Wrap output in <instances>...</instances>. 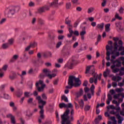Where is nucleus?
I'll list each match as a JSON object with an SVG mask.
<instances>
[{"mask_svg": "<svg viewBox=\"0 0 124 124\" xmlns=\"http://www.w3.org/2000/svg\"><path fill=\"white\" fill-rule=\"evenodd\" d=\"M117 27V30L118 31H124V28L121 26V25H118L116 24Z\"/></svg>", "mask_w": 124, "mask_h": 124, "instance_id": "obj_41", "label": "nucleus"}, {"mask_svg": "<svg viewBox=\"0 0 124 124\" xmlns=\"http://www.w3.org/2000/svg\"><path fill=\"white\" fill-rule=\"evenodd\" d=\"M80 23V21L79 20H78L74 24V28H77L78 26V25H79V23Z\"/></svg>", "mask_w": 124, "mask_h": 124, "instance_id": "obj_46", "label": "nucleus"}, {"mask_svg": "<svg viewBox=\"0 0 124 124\" xmlns=\"http://www.w3.org/2000/svg\"><path fill=\"white\" fill-rule=\"evenodd\" d=\"M109 113L111 114V115H115V116H116V115H117L118 114H117V112L115 111L114 110H111L109 112Z\"/></svg>", "mask_w": 124, "mask_h": 124, "instance_id": "obj_56", "label": "nucleus"}, {"mask_svg": "<svg viewBox=\"0 0 124 124\" xmlns=\"http://www.w3.org/2000/svg\"><path fill=\"white\" fill-rule=\"evenodd\" d=\"M90 109H91V106H88V105L85 106V108H84V110L85 111H89V110H90Z\"/></svg>", "mask_w": 124, "mask_h": 124, "instance_id": "obj_49", "label": "nucleus"}, {"mask_svg": "<svg viewBox=\"0 0 124 124\" xmlns=\"http://www.w3.org/2000/svg\"><path fill=\"white\" fill-rule=\"evenodd\" d=\"M29 6H30V7H33V6H34V5H35V4H34V3L33 2L31 1V2H29Z\"/></svg>", "mask_w": 124, "mask_h": 124, "instance_id": "obj_52", "label": "nucleus"}, {"mask_svg": "<svg viewBox=\"0 0 124 124\" xmlns=\"http://www.w3.org/2000/svg\"><path fill=\"white\" fill-rule=\"evenodd\" d=\"M69 31L70 34H67V37L68 38H70V37H72V35H73V31L72 30V28H69Z\"/></svg>", "mask_w": 124, "mask_h": 124, "instance_id": "obj_22", "label": "nucleus"}, {"mask_svg": "<svg viewBox=\"0 0 124 124\" xmlns=\"http://www.w3.org/2000/svg\"><path fill=\"white\" fill-rule=\"evenodd\" d=\"M38 21L40 25H44V20H43L42 19L39 18Z\"/></svg>", "mask_w": 124, "mask_h": 124, "instance_id": "obj_45", "label": "nucleus"}, {"mask_svg": "<svg viewBox=\"0 0 124 124\" xmlns=\"http://www.w3.org/2000/svg\"><path fill=\"white\" fill-rule=\"evenodd\" d=\"M24 96L25 97H30V92H25Z\"/></svg>", "mask_w": 124, "mask_h": 124, "instance_id": "obj_53", "label": "nucleus"}, {"mask_svg": "<svg viewBox=\"0 0 124 124\" xmlns=\"http://www.w3.org/2000/svg\"><path fill=\"white\" fill-rule=\"evenodd\" d=\"M11 122L12 124H16V120L15 119V116L12 117L11 118Z\"/></svg>", "mask_w": 124, "mask_h": 124, "instance_id": "obj_42", "label": "nucleus"}, {"mask_svg": "<svg viewBox=\"0 0 124 124\" xmlns=\"http://www.w3.org/2000/svg\"><path fill=\"white\" fill-rule=\"evenodd\" d=\"M117 62L116 65V67H121L122 66V62L121 61H119L118 60H116V63Z\"/></svg>", "mask_w": 124, "mask_h": 124, "instance_id": "obj_27", "label": "nucleus"}, {"mask_svg": "<svg viewBox=\"0 0 124 124\" xmlns=\"http://www.w3.org/2000/svg\"><path fill=\"white\" fill-rule=\"evenodd\" d=\"M56 74H50V73H49V70L46 69H44L43 70V73L42 74H41L39 76V78L41 79H43V78H44L45 77H48V78H49V79H52V78H53V77H56Z\"/></svg>", "mask_w": 124, "mask_h": 124, "instance_id": "obj_5", "label": "nucleus"}, {"mask_svg": "<svg viewBox=\"0 0 124 124\" xmlns=\"http://www.w3.org/2000/svg\"><path fill=\"white\" fill-rule=\"evenodd\" d=\"M50 9V6L46 5L44 7L40 8L38 9L39 13H42L43 12H45V10H49Z\"/></svg>", "mask_w": 124, "mask_h": 124, "instance_id": "obj_10", "label": "nucleus"}, {"mask_svg": "<svg viewBox=\"0 0 124 124\" xmlns=\"http://www.w3.org/2000/svg\"><path fill=\"white\" fill-rule=\"evenodd\" d=\"M120 46L118 44V43L115 42L114 44V50L110 53L111 55H114L116 57L120 56V52L117 51H119V47Z\"/></svg>", "mask_w": 124, "mask_h": 124, "instance_id": "obj_7", "label": "nucleus"}, {"mask_svg": "<svg viewBox=\"0 0 124 124\" xmlns=\"http://www.w3.org/2000/svg\"><path fill=\"white\" fill-rule=\"evenodd\" d=\"M110 27H111V24L110 23L105 25V31H107V32H109V31H110Z\"/></svg>", "mask_w": 124, "mask_h": 124, "instance_id": "obj_20", "label": "nucleus"}, {"mask_svg": "<svg viewBox=\"0 0 124 124\" xmlns=\"http://www.w3.org/2000/svg\"><path fill=\"white\" fill-rule=\"evenodd\" d=\"M94 70V66L93 65L87 66L86 68V71L85 73L88 74L89 73L90 74H92L93 75V77L94 78V83L96 84L97 83V74L95 73Z\"/></svg>", "mask_w": 124, "mask_h": 124, "instance_id": "obj_3", "label": "nucleus"}, {"mask_svg": "<svg viewBox=\"0 0 124 124\" xmlns=\"http://www.w3.org/2000/svg\"><path fill=\"white\" fill-rule=\"evenodd\" d=\"M36 88H37V90L39 92H43L44 91V89L45 87H46V85L44 84L43 81L41 80H39V81H37L36 82Z\"/></svg>", "mask_w": 124, "mask_h": 124, "instance_id": "obj_6", "label": "nucleus"}, {"mask_svg": "<svg viewBox=\"0 0 124 124\" xmlns=\"http://www.w3.org/2000/svg\"><path fill=\"white\" fill-rule=\"evenodd\" d=\"M71 52V46H68L66 48V55H70Z\"/></svg>", "mask_w": 124, "mask_h": 124, "instance_id": "obj_26", "label": "nucleus"}, {"mask_svg": "<svg viewBox=\"0 0 124 124\" xmlns=\"http://www.w3.org/2000/svg\"><path fill=\"white\" fill-rule=\"evenodd\" d=\"M19 10V7L10 6L7 8L5 11V15H7L8 17H11L12 15L15 14L16 11Z\"/></svg>", "mask_w": 124, "mask_h": 124, "instance_id": "obj_4", "label": "nucleus"}, {"mask_svg": "<svg viewBox=\"0 0 124 124\" xmlns=\"http://www.w3.org/2000/svg\"><path fill=\"white\" fill-rule=\"evenodd\" d=\"M108 98L109 100H112V99H113V97H112V95H111V94H108Z\"/></svg>", "mask_w": 124, "mask_h": 124, "instance_id": "obj_61", "label": "nucleus"}, {"mask_svg": "<svg viewBox=\"0 0 124 124\" xmlns=\"http://www.w3.org/2000/svg\"><path fill=\"white\" fill-rule=\"evenodd\" d=\"M94 85L93 84L90 88L91 92L92 95H93V94H94Z\"/></svg>", "mask_w": 124, "mask_h": 124, "instance_id": "obj_30", "label": "nucleus"}, {"mask_svg": "<svg viewBox=\"0 0 124 124\" xmlns=\"http://www.w3.org/2000/svg\"><path fill=\"white\" fill-rule=\"evenodd\" d=\"M42 97L43 99H44V100H47V95H46V94H45V93L42 94Z\"/></svg>", "mask_w": 124, "mask_h": 124, "instance_id": "obj_51", "label": "nucleus"}, {"mask_svg": "<svg viewBox=\"0 0 124 124\" xmlns=\"http://www.w3.org/2000/svg\"><path fill=\"white\" fill-rule=\"evenodd\" d=\"M75 81V83H77V86H80L81 85V81H80V79L79 78H76L75 76H70L69 77V79L68 80V86H66L65 88L66 89H71L72 88H73L74 86V82H73Z\"/></svg>", "mask_w": 124, "mask_h": 124, "instance_id": "obj_2", "label": "nucleus"}, {"mask_svg": "<svg viewBox=\"0 0 124 124\" xmlns=\"http://www.w3.org/2000/svg\"><path fill=\"white\" fill-rule=\"evenodd\" d=\"M110 120L112 121V124H117V120H116V118L114 116L110 117Z\"/></svg>", "mask_w": 124, "mask_h": 124, "instance_id": "obj_39", "label": "nucleus"}, {"mask_svg": "<svg viewBox=\"0 0 124 124\" xmlns=\"http://www.w3.org/2000/svg\"><path fill=\"white\" fill-rule=\"evenodd\" d=\"M83 89H80L79 92L77 93V96H78V97H80V96H81L83 94Z\"/></svg>", "mask_w": 124, "mask_h": 124, "instance_id": "obj_32", "label": "nucleus"}, {"mask_svg": "<svg viewBox=\"0 0 124 124\" xmlns=\"http://www.w3.org/2000/svg\"><path fill=\"white\" fill-rule=\"evenodd\" d=\"M30 46H31V48H34L35 47H36L37 46V43L36 42H33L31 43L30 45Z\"/></svg>", "mask_w": 124, "mask_h": 124, "instance_id": "obj_40", "label": "nucleus"}, {"mask_svg": "<svg viewBox=\"0 0 124 124\" xmlns=\"http://www.w3.org/2000/svg\"><path fill=\"white\" fill-rule=\"evenodd\" d=\"M105 24L104 23H102L100 24H97L96 28L99 30H102L104 28Z\"/></svg>", "mask_w": 124, "mask_h": 124, "instance_id": "obj_18", "label": "nucleus"}, {"mask_svg": "<svg viewBox=\"0 0 124 124\" xmlns=\"http://www.w3.org/2000/svg\"><path fill=\"white\" fill-rule=\"evenodd\" d=\"M0 97H1L2 98H4V99H7V100L11 99V97L9 95H8V94H6L5 93H2L0 96Z\"/></svg>", "mask_w": 124, "mask_h": 124, "instance_id": "obj_11", "label": "nucleus"}, {"mask_svg": "<svg viewBox=\"0 0 124 124\" xmlns=\"http://www.w3.org/2000/svg\"><path fill=\"white\" fill-rule=\"evenodd\" d=\"M111 52L110 51H108L107 52V57H106V60L107 61H110V55H111Z\"/></svg>", "mask_w": 124, "mask_h": 124, "instance_id": "obj_36", "label": "nucleus"}, {"mask_svg": "<svg viewBox=\"0 0 124 124\" xmlns=\"http://www.w3.org/2000/svg\"><path fill=\"white\" fill-rule=\"evenodd\" d=\"M64 38V36L63 35H59L58 36V39L59 40H62Z\"/></svg>", "mask_w": 124, "mask_h": 124, "instance_id": "obj_58", "label": "nucleus"}, {"mask_svg": "<svg viewBox=\"0 0 124 124\" xmlns=\"http://www.w3.org/2000/svg\"><path fill=\"white\" fill-rule=\"evenodd\" d=\"M116 68V65H112L110 67V68L112 69V72L113 73H117V72H119L120 71V69L119 68Z\"/></svg>", "mask_w": 124, "mask_h": 124, "instance_id": "obj_14", "label": "nucleus"}, {"mask_svg": "<svg viewBox=\"0 0 124 124\" xmlns=\"http://www.w3.org/2000/svg\"><path fill=\"white\" fill-rule=\"evenodd\" d=\"M102 120V116L101 115L98 116V117L95 118V124H99V122Z\"/></svg>", "mask_w": 124, "mask_h": 124, "instance_id": "obj_17", "label": "nucleus"}, {"mask_svg": "<svg viewBox=\"0 0 124 124\" xmlns=\"http://www.w3.org/2000/svg\"><path fill=\"white\" fill-rule=\"evenodd\" d=\"M107 109L109 110L110 108L115 110L116 109V107L114 106V105H109L107 107Z\"/></svg>", "mask_w": 124, "mask_h": 124, "instance_id": "obj_43", "label": "nucleus"}, {"mask_svg": "<svg viewBox=\"0 0 124 124\" xmlns=\"http://www.w3.org/2000/svg\"><path fill=\"white\" fill-rule=\"evenodd\" d=\"M18 58H19V56L18 55H14V56L13 57L12 59L11 60V62H14V61H16V60H17Z\"/></svg>", "mask_w": 124, "mask_h": 124, "instance_id": "obj_35", "label": "nucleus"}, {"mask_svg": "<svg viewBox=\"0 0 124 124\" xmlns=\"http://www.w3.org/2000/svg\"><path fill=\"white\" fill-rule=\"evenodd\" d=\"M10 46L7 43H4L2 45V48L3 49H7Z\"/></svg>", "mask_w": 124, "mask_h": 124, "instance_id": "obj_28", "label": "nucleus"}, {"mask_svg": "<svg viewBox=\"0 0 124 124\" xmlns=\"http://www.w3.org/2000/svg\"><path fill=\"white\" fill-rule=\"evenodd\" d=\"M110 62L111 63H112L113 65H115V64L116 63V60H114V59L111 58L110 59Z\"/></svg>", "mask_w": 124, "mask_h": 124, "instance_id": "obj_62", "label": "nucleus"}, {"mask_svg": "<svg viewBox=\"0 0 124 124\" xmlns=\"http://www.w3.org/2000/svg\"><path fill=\"white\" fill-rule=\"evenodd\" d=\"M70 23H71V21L68 20V17H66L65 20V23L66 24V25H68V29H69V28L72 29V25H71Z\"/></svg>", "mask_w": 124, "mask_h": 124, "instance_id": "obj_15", "label": "nucleus"}, {"mask_svg": "<svg viewBox=\"0 0 124 124\" xmlns=\"http://www.w3.org/2000/svg\"><path fill=\"white\" fill-rule=\"evenodd\" d=\"M86 31H81L80 32V36H84V35H85V34H86Z\"/></svg>", "mask_w": 124, "mask_h": 124, "instance_id": "obj_60", "label": "nucleus"}, {"mask_svg": "<svg viewBox=\"0 0 124 124\" xmlns=\"http://www.w3.org/2000/svg\"><path fill=\"white\" fill-rule=\"evenodd\" d=\"M71 6V3H67L66 4V8L67 9H69V8H70Z\"/></svg>", "mask_w": 124, "mask_h": 124, "instance_id": "obj_54", "label": "nucleus"}, {"mask_svg": "<svg viewBox=\"0 0 124 124\" xmlns=\"http://www.w3.org/2000/svg\"><path fill=\"white\" fill-rule=\"evenodd\" d=\"M118 51H122V50H124V46H123V41L122 40H120L119 42H118Z\"/></svg>", "mask_w": 124, "mask_h": 124, "instance_id": "obj_13", "label": "nucleus"}, {"mask_svg": "<svg viewBox=\"0 0 124 124\" xmlns=\"http://www.w3.org/2000/svg\"><path fill=\"white\" fill-rule=\"evenodd\" d=\"M78 45H79V43L78 42L75 43L73 45V48H74V49L75 48H77V47H78Z\"/></svg>", "mask_w": 124, "mask_h": 124, "instance_id": "obj_50", "label": "nucleus"}, {"mask_svg": "<svg viewBox=\"0 0 124 124\" xmlns=\"http://www.w3.org/2000/svg\"><path fill=\"white\" fill-rule=\"evenodd\" d=\"M62 44V42H59L57 44H56V48L57 49H59L60 47H61V45Z\"/></svg>", "mask_w": 124, "mask_h": 124, "instance_id": "obj_47", "label": "nucleus"}, {"mask_svg": "<svg viewBox=\"0 0 124 124\" xmlns=\"http://www.w3.org/2000/svg\"><path fill=\"white\" fill-rule=\"evenodd\" d=\"M78 104L80 107L81 109H83L84 108V106H85V103H84V100L83 99H81L80 101H78Z\"/></svg>", "mask_w": 124, "mask_h": 124, "instance_id": "obj_19", "label": "nucleus"}, {"mask_svg": "<svg viewBox=\"0 0 124 124\" xmlns=\"http://www.w3.org/2000/svg\"><path fill=\"white\" fill-rule=\"evenodd\" d=\"M115 110H116L117 113L119 112V111H121V108L120 107H115Z\"/></svg>", "mask_w": 124, "mask_h": 124, "instance_id": "obj_64", "label": "nucleus"}, {"mask_svg": "<svg viewBox=\"0 0 124 124\" xmlns=\"http://www.w3.org/2000/svg\"><path fill=\"white\" fill-rule=\"evenodd\" d=\"M28 74H30L31 75V74H34V69L32 68H31L28 72Z\"/></svg>", "mask_w": 124, "mask_h": 124, "instance_id": "obj_34", "label": "nucleus"}, {"mask_svg": "<svg viewBox=\"0 0 124 124\" xmlns=\"http://www.w3.org/2000/svg\"><path fill=\"white\" fill-rule=\"evenodd\" d=\"M106 50L107 51V53H108V52H110V53H112V50H113V46H109V45H107L106 46Z\"/></svg>", "mask_w": 124, "mask_h": 124, "instance_id": "obj_16", "label": "nucleus"}, {"mask_svg": "<svg viewBox=\"0 0 124 124\" xmlns=\"http://www.w3.org/2000/svg\"><path fill=\"white\" fill-rule=\"evenodd\" d=\"M6 21V19L3 18L1 19V20L0 21V25H2V24H4V23H5V21Z\"/></svg>", "mask_w": 124, "mask_h": 124, "instance_id": "obj_57", "label": "nucleus"}, {"mask_svg": "<svg viewBox=\"0 0 124 124\" xmlns=\"http://www.w3.org/2000/svg\"><path fill=\"white\" fill-rule=\"evenodd\" d=\"M116 118L118 120V124H122V123H123V121L124 120V117L121 116V115H120V113H118L117 114H116Z\"/></svg>", "mask_w": 124, "mask_h": 124, "instance_id": "obj_12", "label": "nucleus"}, {"mask_svg": "<svg viewBox=\"0 0 124 124\" xmlns=\"http://www.w3.org/2000/svg\"><path fill=\"white\" fill-rule=\"evenodd\" d=\"M66 106H67V105L65 104L64 103H61L59 105V107L61 109L62 108H66Z\"/></svg>", "mask_w": 124, "mask_h": 124, "instance_id": "obj_31", "label": "nucleus"}, {"mask_svg": "<svg viewBox=\"0 0 124 124\" xmlns=\"http://www.w3.org/2000/svg\"><path fill=\"white\" fill-rule=\"evenodd\" d=\"M93 10H94V8L93 7H90L88 9V14H90L91 13H92V12H93Z\"/></svg>", "mask_w": 124, "mask_h": 124, "instance_id": "obj_38", "label": "nucleus"}, {"mask_svg": "<svg viewBox=\"0 0 124 124\" xmlns=\"http://www.w3.org/2000/svg\"><path fill=\"white\" fill-rule=\"evenodd\" d=\"M115 18H116V19H118V20H122V18L120 16H119V14H116V15H115Z\"/></svg>", "mask_w": 124, "mask_h": 124, "instance_id": "obj_63", "label": "nucleus"}, {"mask_svg": "<svg viewBox=\"0 0 124 124\" xmlns=\"http://www.w3.org/2000/svg\"><path fill=\"white\" fill-rule=\"evenodd\" d=\"M61 100H64L65 102H68V99L67 98V97L65 96L64 95L62 96Z\"/></svg>", "mask_w": 124, "mask_h": 124, "instance_id": "obj_33", "label": "nucleus"}, {"mask_svg": "<svg viewBox=\"0 0 124 124\" xmlns=\"http://www.w3.org/2000/svg\"><path fill=\"white\" fill-rule=\"evenodd\" d=\"M78 62L76 60H72V62L70 64H66L65 65V67H68L69 69H72L74 65L77 64Z\"/></svg>", "mask_w": 124, "mask_h": 124, "instance_id": "obj_8", "label": "nucleus"}, {"mask_svg": "<svg viewBox=\"0 0 124 124\" xmlns=\"http://www.w3.org/2000/svg\"><path fill=\"white\" fill-rule=\"evenodd\" d=\"M73 115H74V109H73V108H72L70 111V116H69L70 119H71V120H74Z\"/></svg>", "mask_w": 124, "mask_h": 124, "instance_id": "obj_25", "label": "nucleus"}, {"mask_svg": "<svg viewBox=\"0 0 124 124\" xmlns=\"http://www.w3.org/2000/svg\"><path fill=\"white\" fill-rule=\"evenodd\" d=\"M17 77V75L15 72L12 73V75L9 76V78L11 80H14Z\"/></svg>", "mask_w": 124, "mask_h": 124, "instance_id": "obj_21", "label": "nucleus"}, {"mask_svg": "<svg viewBox=\"0 0 124 124\" xmlns=\"http://www.w3.org/2000/svg\"><path fill=\"white\" fill-rule=\"evenodd\" d=\"M37 100H38V102L39 104H42V105H39V108L40 109V117L38 119V122L39 124H41L42 122V120H44V109L43 108H44L45 105H46V101H43L41 99V97L40 96H38L36 97Z\"/></svg>", "mask_w": 124, "mask_h": 124, "instance_id": "obj_1", "label": "nucleus"}, {"mask_svg": "<svg viewBox=\"0 0 124 124\" xmlns=\"http://www.w3.org/2000/svg\"><path fill=\"white\" fill-rule=\"evenodd\" d=\"M32 101H33V98H30L28 100L27 102L28 103H32Z\"/></svg>", "mask_w": 124, "mask_h": 124, "instance_id": "obj_59", "label": "nucleus"}, {"mask_svg": "<svg viewBox=\"0 0 124 124\" xmlns=\"http://www.w3.org/2000/svg\"><path fill=\"white\" fill-rule=\"evenodd\" d=\"M73 34L76 35L77 36H78L79 35V31H73Z\"/></svg>", "mask_w": 124, "mask_h": 124, "instance_id": "obj_55", "label": "nucleus"}, {"mask_svg": "<svg viewBox=\"0 0 124 124\" xmlns=\"http://www.w3.org/2000/svg\"><path fill=\"white\" fill-rule=\"evenodd\" d=\"M7 43L10 46H11V45H13V43H14V39L12 38L9 39Z\"/></svg>", "mask_w": 124, "mask_h": 124, "instance_id": "obj_29", "label": "nucleus"}, {"mask_svg": "<svg viewBox=\"0 0 124 124\" xmlns=\"http://www.w3.org/2000/svg\"><path fill=\"white\" fill-rule=\"evenodd\" d=\"M16 94L17 97H21L23 95V91H22V90H18L16 92Z\"/></svg>", "mask_w": 124, "mask_h": 124, "instance_id": "obj_23", "label": "nucleus"}, {"mask_svg": "<svg viewBox=\"0 0 124 124\" xmlns=\"http://www.w3.org/2000/svg\"><path fill=\"white\" fill-rule=\"evenodd\" d=\"M59 2V0H54L52 2H51L49 5L50 6H52V7H58L59 5H61V4H62L63 3L62 2H60L59 4L58 3Z\"/></svg>", "mask_w": 124, "mask_h": 124, "instance_id": "obj_9", "label": "nucleus"}, {"mask_svg": "<svg viewBox=\"0 0 124 124\" xmlns=\"http://www.w3.org/2000/svg\"><path fill=\"white\" fill-rule=\"evenodd\" d=\"M49 36L50 40L53 42L55 41V39H56V38L57 37V35H56V34H52V35H50Z\"/></svg>", "mask_w": 124, "mask_h": 124, "instance_id": "obj_24", "label": "nucleus"}, {"mask_svg": "<svg viewBox=\"0 0 124 124\" xmlns=\"http://www.w3.org/2000/svg\"><path fill=\"white\" fill-rule=\"evenodd\" d=\"M121 95V93L116 94L113 95V98H115V99H118V98H119V97H120Z\"/></svg>", "mask_w": 124, "mask_h": 124, "instance_id": "obj_48", "label": "nucleus"}, {"mask_svg": "<svg viewBox=\"0 0 124 124\" xmlns=\"http://www.w3.org/2000/svg\"><path fill=\"white\" fill-rule=\"evenodd\" d=\"M66 105H67L66 108H71L72 109L73 108V105L71 103L66 104Z\"/></svg>", "mask_w": 124, "mask_h": 124, "instance_id": "obj_44", "label": "nucleus"}, {"mask_svg": "<svg viewBox=\"0 0 124 124\" xmlns=\"http://www.w3.org/2000/svg\"><path fill=\"white\" fill-rule=\"evenodd\" d=\"M7 67H8V66L7 65H4L2 69H0V72H1L2 70H4V71H6L7 70Z\"/></svg>", "mask_w": 124, "mask_h": 124, "instance_id": "obj_37", "label": "nucleus"}]
</instances>
